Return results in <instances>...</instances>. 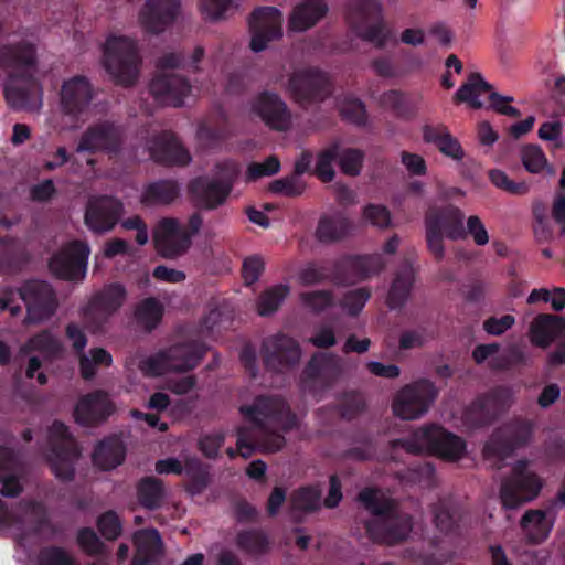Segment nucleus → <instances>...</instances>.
<instances>
[{
    "instance_id": "4d7b16f0",
    "label": "nucleus",
    "mask_w": 565,
    "mask_h": 565,
    "mask_svg": "<svg viewBox=\"0 0 565 565\" xmlns=\"http://www.w3.org/2000/svg\"><path fill=\"white\" fill-rule=\"evenodd\" d=\"M362 220L364 223L379 228H387L392 224L390 211L377 204H369L363 209Z\"/></svg>"
},
{
    "instance_id": "2f4dec72",
    "label": "nucleus",
    "mask_w": 565,
    "mask_h": 565,
    "mask_svg": "<svg viewBox=\"0 0 565 565\" xmlns=\"http://www.w3.org/2000/svg\"><path fill=\"white\" fill-rule=\"evenodd\" d=\"M349 9L352 15H356L362 20L369 21L374 19L376 25L371 30L361 31V36L370 41L381 39L383 32V6L379 0H350Z\"/></svg>"
},
{
    "instance_id": "423d86ee",
    "label": "nucleus",
    "mask_w": 565,
    "mask_h": 565,
    "mask_svg": "<svg viewBox=\"0 0 565 565\" xmlns=\"http://www.w3.org/2000/svg\"><path fill=\"white\" fill-rule=\"evenodd\" d=\"M438 390L433 382L420 380L402 387L395 395L392 409L396 417L414 420L425 415L437 398Z\"/></svg>"
},
{
    "instance_id": "37998d69",
    "label": "nucleus",
    "mask_w": 565,
    "mask_h": 565,
    "mask_svg": "<svg viewBox=\"0 0 565 565\" xmlns=\"http://www.w3.org/2000/svg\"><path fill=\"white\" fill-rule=\"evenodd\" d=\"M350 228V222L343 216L324 217L318 225L317 235L320 241L328 242L341 238Z\"/></svg>"
},
{
    "instance_id": "9d476101",
    "label": "nucleus",
    "mask_w": 565,
    "mask_h": 565,
    "mask_svg": "<svg viewBox=\"0 0 565 565\" xmlns=\"http://www.w3.org/2000/svg\"><path fill=\"white\" fill-rule=\"evenodd\" d=\"M19 296L25 303V324H39L49 320L56 311L57 300L55 292L44 281L33 280L25 282L19 290Z\"/></svg>"
},
{
    "instance_id": "79ce46f5",
    "label": "nucleus",
    "mask_w": 565,
    "mask_h": 565,
    "mask_svg": "<svg viewBox=\"0 0 565 565\" xmlns=\"http://www.w3.org/2000/svg\"><path fill=\"white\" fill-rule=\"evenodd\" d=\"M113 358L109 352L102 348L89 350L88 353L82 354L79 358V370L84 379H93L96 374L97 366H109Z\"/></svg>"
},
{
    "instance_id": "c9c22d12",
    "label": "nucleus",
    "mask_w": 565,
    "mask_h": 565,
    "mask_svg": "<svg viewBox=\"0 0 565 565\" xmlns=\"http://www.w3.org/2000/svg\"><path fill=\"white\" fill-rule=\"evenodd\" d=\"M124 458L125 448L118 438L102 441L93 455L94 463L102 470L116 468L124 461Z\"/></svg>"
},
{
    "instance_id": "f03ea898",
    "label": "nucleus",
    "mask_w": 565,
    "mask_h": 565,
    "mask_svg": "<svg viewBox=\"0 0 565 565\" xmlns=\"http://www.w3.org/2000/svg\"><path fill=\"white\" fill-rule=\"evenodd\" d=\"M360 501L373 514L367 532L375 541L394 544L404 540L412 530L408 515L393 508V503L379 490L366 489L359 495Z\"/></svg>"
},
{
    "instance_id": "ddd939ff",
    "label": "nucleus",
    "mask_w": 565,
    "mask_h": 565,
    "mask_svg": "<svg viewBox=\"0 0 565 565\" xmlns=\"http://www.w3.org/2000/svg\"><path fill=\"white\" fill-rule=\"evenodd\" d=\"M244 417L257 427L281 426L285 431L296 426V418L281 399L257 398L253 405L241 407Z\"/></svg>"
},
{
    "instance_id": "412c9836",
    "label": "nucleus",
    "mask_w": 565,
    "mask_h": 565,
    "mask_svg": "<svg viewBox=\"0 0 565 565\" xmlns=\"http://www.w3.org/2000/svg\"><path fill=\"white\" fill-rule=\"evenodd\" d=\"M122 213V204L111 196L93 198L86 210L85 224L96 233H105L115 226Z\"/></svg>"
},
{
    "instance_id": "4be33fe9",
    "label": "nucleus",
    "mask_w": 565,
    "mask_h": 565,
    "mask_svg": "<svg viewBox=\"0 0 565 565\" xmlns=\"http://www.w3.org/2000/svg\"><path fill=\"white\" fill-rule=\"evenodd\" d=\"M154 98L166 105L180 106L191 93L190 84L181 76L163 72L156 76L150 86Z\"/></svg>"
},
{
    "instance_id": "49530a36",
    "label": "nucleus",
    "mask_w": 565,
    "mask_h": 565,
    "mask_svg": "<svg viewBox=\"0 0 565 565\" xmlns=\"http://www.w3.org/2000/svg\"><path fill=\"white\" fill-rule=\"evenodd\" d=\"M288 295L289 287L287 285H277L267 289L259 298L258 313L260 316L271 315L279 308Z\"/></svg>"
},
{
    "instance_id": "f8f14e48",
    "label": "nucleus",
    "mask_w": 565,
    "mask_h": 565,
    "mask_svg": "<svg viewBox=\"0 0 565 565\" xmlns=\"http://www.w3.org/2000/svg\"><path fill=\"white\" fill-rule=\"evenodd\" d=\"M46 518V510L42 503L23 501L8 508L0 500V529L11 530L17 539L22 540V532L38 531Z\"/></svg>"
},
{
    "instance_id": "603ef678",
    "label": "nucleus",
    "mask_w": 565,
    "mask_h": 565,
    "mask_svg": "<svg viewBox=\"0 0 565 565\" xmlns=\"http://www.w3.org/2000/svg\"><path fill=\"white\" fill-rule=\"evenodd\" d=\"M489 178L494 186L512 195H525L530 190L526 182H514L502 170H491Z\"/></svg>"
},
{
    "instance_id": "6e6d98bb",
    "label": "nucleus",
    "mask_w": 565,
    "mask_h": 565,
    "mask_svg": "<svg viewBox=\"0 0 565 565\" xmlns=\"http://www.w3.org/2000/svg\"><path fill=\"white\" fill-rule=\"evenodd\" d=\"M301 306L310 312H321L333 303V296L326 290L303 292L300 295Z\"/></svg>"
},
{
    "instance_id": "680f3d73",
    "label": "nucleus",
    "mask_w": 565,
    "mask_h": 565,
    "mask_svg": "<svg viewBox=\"0 0 565 565\" xmlns=\"http://www.w3.org/2000/svg\"><path fill=\"white\" fill-rule=\"evenodd\" d=\"M270 189L275 193L292 196L302 193L305 184L299 175H292L290 178L274 181Z\"/></svg>"
},
{
    "instance_id": "bf43d9fd",
    "label": "nucleus",
    "mask_w": 565,
    "mask_h": 565,
    "mask_svg": "<svg viewBox=\"0 0 565 565\" xmlns=\"http://www.w3.org/2000/svg\"><path fill=\"white\" fill-rule=\"evenodd\" d=\"M280 169V163L276 157H268L263 162H254L249 164L247 170V178L256 180L263 177H268L277 173Z\"/></svg>"
},
{
    "instance_id": "e433bc0d",
    "label": "nucleus",
    "mask_w": 565,
    "mask_h": 565,
    "mask_svg": "<svg viewBox=\"0 0 565 565\" xmlns=\"http://www.w3.org/2000/svg\"><path fill=\"white\" fill-rule=\"evenodd\" d=\"M425 225L428 247L436 258H441L444 256L443 238L447 237L445 233L447 214L445 213L441 217L430 211L426 215Z\"/></svg>"
},
{
    "instance_id": "58836bf2",
    "label": "nucleus",
    "mask_w": 565,
    "mask_h": 565,
    "mask_svg": "<svg viewBox=\"0 0 565 565\" xmlns=\"http://www.w3.org/2000/svg\"><path fill=\"white\" fill-rule=\"evenodd\" d=\"M22 491V484L13 471V461L7 450H0V493L15 497Z\"/></svg>"
},
{
    "instance_id": "09e8293b",
    "label": "nucleus",
    "mask_w": 565,
    "mask_h": 565,
    "mask_svg": "<svg viewBox=\"0 0 565 565\" xmlns=\"http://www.w3.org/2000/svg\"><path fill=\"white\" fill-rule=\"evenodd\" d=\"M163 497L161 482L153 478H145L138 486V499L147 509H154Z\"/></svg>"
},
{
    "instance_id": "473e14b6",
    "label": "nucleus",
    "mask_w": 565,
    "mask_h": 565,
    "mask_svg": "<svg viewBox=\"0 0 565 565\" xmlns=\"http://www.w3.org/2000/svg\"><path fill=\"white\" fill-rule=\"evenodd\" d=\"M491 88L479 73H473L456 92L455 99L471 108L480 109L484 106L482 97L489 96Z\"/></svg>"
},
{
    "instance_id": "a19ab883",
    "label": "nucleus",
    "mask_w": 565,
    "mask_h": 565,
    "mask_svg": "<svg viewBox=\"0 0 565 565\" xmlns=\"http://www.w3.org/2000/svg\"><path fill=\"white\" fill-rule=\"evenodd\" d=\"M337 143V162L340 170L348 175L360 174L363 166L364 153L363 151L347 147L341 142Z\"/></svg>"
},
{
    "instance_id": "7ed1b4c3",
    "label": "nucleus",
    "mask_w": 565,
    "mask_h": 565,
    "mask_svg": "<svg viewBox=\"0 0 565 565\" xmlns=\"http://www.w3.org/2000/svg\"><path fill=\"white\" fill-rule=\"evenodd\" d=\"M140 58L135 40L118 34L107 38L104 45V66L119 85H132L139 75Z\"/></svg>"
},
{
    "instance_id": "9b49d317",
    "label": "nucleus",
    "mask_w": 565,
    "mask_h": 565,
    "mask_svg": "<svg viewBox=\"0 0 565 565\" xmlns=\"http://www.w3.org/2000/svg\"><path fill=\"white\" fill-rule=\"evenodd\" d=\"M541 487L540 478L527 471V461H518L513 468V477L502 486V504L505 509H515L535 498Z\"/></svg>"
},
{
    "instance_id": "4c0bfd02",
    "label": "nucleus",
    "mask_w": 565,
    "mask_h": 565,
    "mask_svg": "<svg viewBox=\"0 0 565 565\" xmlns=\"http://www.w3.org/2000/svg\"><path fill=\"white\" fill-rule=\"evenodd\" d=\"M179 190L174 182L160 181L149 184L142 192L141 202L147 205L169 204L178 196Z\"/></svg>"
},
{
    "instance_id": "4468645a",
    "label": "nucleus",
    "mask_w": 565,
    "mask_h": 565,
    "mask_svg": "<svg viewBox=\"0 0 565 565\" xmlns=\"http://www.w3.org/2000/svg\"><path fill=\"white\" fill-rule=\"evenodd\" d=\"M89 247L86 243L74 241L57 250L50 260L51 271L63 279H82L87 269Z\"/></svg>"
},
{
    "instance_id": "69168bd1",
    "label": "nucleus",
    "mask_w": 565,
    "mask_h": 565,
    "mask_svg": "<svg viewBox=\"0 0 565 565\" xmlns=\"http://www.w3.org/2000/svg\"><path fill=\"white\" fill-rule=\"evenodd\" d=\"M100 533L108 540L116 539L121 532L118 516L113 512L103 514L97 522Z\"/></svg>"
},
{
    "instance_id": "8fccbe9b",
    "label": "nucleus",
    "mask_w": 565,
    "mask_h": 565,
    "mask_svg": "<svg viewBox=\"0 0 565 565\" xmlns=\"http://www.w3.org/2000/svg\"><path fill=\"white\" fill-rule=\"evenodd\" d=\"M337 107L340 114L349 121L356 125L366 122L365 107L359 99L344 95L337 99Z\"/></svg>"
},
{
    "instance_id": "2eb2a0df",
    "label": "nucleus",
    "mask_w": 565,
    "mask_h": 565,
    "mask_svg": "<svg viewBox=\"0 0 565 565\" xmlns=\"http://www.w3.org/2000/svg\"><path fill=\"white\" fill-rule=\"evenodd\" d=\"M153 242L161 256L175 258L190 247V234L178 220L162 218L156 226Z\"/></svg>"
},
{
    "instance_id": "e2e57ef3",
    "label": "nucleus",
    "mask_w": 565,
    "mask_h": 565,
    "mask_svg": "<svg viewBox=\"0 0 565 565\" xmlns=\"http://www.w3.org/2000/svg\"><path fill=\"white\" fill-rule=\"evenodd\" d=\"M352 267L359 270V278L362 279L379 273L384 267V263L381 256H364L356 258Z\"/></svg>"
},
{
    "instance_id": "0eeeda50",
    "label": "nucleus",
    "mask_w": 565,
    "mask_h": 565,
    "mask_svg": "<svg viewBox=\"0 0 565 565\" xmlns=\"http://www.w3.org/2000/svg\"><path fill=\"white\" fill-rule=\"evenodd\" d=\"M63 344L51 331L44 330L30 337L20 348V354L28 355L25 375L35 379L39 385L47 382L45 373L41 371L43 362L51 361L63 353Z\"/></svg>"
},
{
    "instance_id": "338daca9",
    "label": "nucleus",
    "mask_w": 565,
    "mask_h": 565,
    "mask_svg": "<svg viewBox=\"0 0 565 565\" xmlns=\"http://www.w3.org/2000/svg\"><path fill=\"white\" fill-rule=\"evenodd\" d=\"M515 323V318L511 315L501 317H491L483 321V329L488 334L501 335Z\"/></svg>"
},
{
    "instance_id": "aec40b11",
    "label": "nucleus",
    "mask_w": 565,
    "mask_h": 565,
    "mask_svg": "<svg viewBox=\"0 0 565 565\" xmlns=\"http://www.w3.org/2000/svg\"><path fill=\"white\" fill-rule=\"evenodd\" d=\"M446 214L447 225L445 227V233L448 238L457 241L465 239L469 236L478 246H484L489 243V233L484 223L478 215H470L466 221V226H463L462 221L465 214L459 207L454 205L448 206L446 209Z\"/></svg>"
},
{
    "instance_id": "f704fd0d",
    "label": "nucleus",
    "mask_w": 565,
    "mask_h": 565,
    "mask_svg": "<svg viewBox=\"0 0 565 565\" xmlns=\"http://www.w3.org/2000/svg\"><path fill=\"white\" fill-rule=\"evenodd\" d=\"M137 554L132 565H142L156 559L162 552V542L157 530H142L135 534Z\"/></svg>"
},
{
    "instance_id": "de8ad7c7",
    "label": "nucleus",
    "mask_w": 565,
    "mask_h": 565,
    "mask_svg": "<svg viewBox=\"0 0 565 565\" xmlns=\"http://www.w3.org/2000/svg\"><path fill=\"white\" fill-rule=\"evenodd\" d=\"M199 469L200 463L198 459L193 457H185L182 461L175 458H167L156 463V471L160 475H179L184 471L189 476H194Z\"/></svg>"
},
{
    "instance_id": "774afa93",
    "label": "nucleus",
    "mask_w": 565,
    "mask_h": 565,
    "mask_svg": "<svg viewBox=\"0 0 565 565\" xmlns=\"http://www.w3.org/2000/svg\"><path fill=\"white\" fill-rule=\"evenodd\" d=\"M437 148L444 156L449 157L456 161L462 160L465 156V151L461 145L449 131L437 145Z\"/></svg>"
},
{
    "instance_id": "6e6552de",
    "label": "nucleus",
    "mask_w": 565,
    "mask_h": 565,
    "mask_svg": "<svg viewBox=\"0 0 565 565\" xmlns=\"http://www.w3.org/2000/svg\"><path fill=\"white\" fill-rule=\"evenodd\" d=\"M93 98V88L83 76L65 81L60 93V109L64 122L62 128H73L88 111Z\"/></svg>"
},
{
    "instance_id": "a18cd8bd",
    "label": "nucleus",
    "mask_w": 565,
    "mask_h": 565,
    "mask_svg": "<svg viewBox=\"0 0 565 565\" xmlns=\"http://www.w3.org/2000/svg\"><path fill=\"white\" fill-rule=\"evenodd\" d=\"M414 281V270L412 267H406L403 269L391 288L388 295V305L392 308H396L403 303L406 297L409 294L411 287Z\"/></svg>"
},
{
    "instance_id": "c85d7f7f",
    "label": "nucleus",
    "mask_w": 565,
    "mask_h": 565,
    "mask_svg": "<svg viewBox=\"0 0 565 565\" xmlns=\"http://www.w3.org/2000/svg\"><path fill=\"white\" fill-rule=\"evenodd\" d=\"M554 521V515L551 512L530 510L522 516L520 525L529 543L540 544L548 537Z\"/></svg>"
},
{
    "instance_id": "a878e982",
    "label": "nucleus",
    "mask_w": 565,
    "mask_h": 565,
    "mask_svg": "<svg viewBox=\"0 0 565 565\" xmlns=\"http://www.w3.org/2000/svg\"><path fill=\"white\" fill-rule=\"evenodd\" d=\"M531 435V426L523 423L507 427L501 434L493 436L484 446L483 454L488 460L504 457L512 446L525 443Z\"/></svg>"
},
{
    "instance_id": "0e129e2a",
    "label": "nucleus",
    "mask_w": 565,
    "mask_h": 565,
    "mask_svg": "<svg viewBox=\"0 0 565 565\" xmlns=\"http://www.w3.org/2000/svg\"><path fill=\"white\" fill-rule=\"evenodd\" d=\"M338 366V361L327 354H316L308 364L307 371L313 376L318 374L329 375Z\"/></svg>"
},
{
    "instance_id": "1a4fd4ad",
    "label": "nucleus",
    "mask_w": 565,
    "mask_h": 565,
    "mask_svg": "<svg viewBox=\"0 0 565 565\" xmlns=\"http://www.w3.org/2000/svg\"><path fill=\"white\" fill-rule=\"evenodd\" d=\"M51 452L49 461L53 473L60 480H71L74 475V461L79 451L68 434L67 427L60 422L53 423L50 428Z\"/></svg>"
},
{
    "instance_id": "6ab92c4d",
    "label": "nucleus",
    "mask_w": 565,
    "mask_h": 565,
    "mask_svg": "<svg viewBox=\"0 0 565 565\" xmlns=\"http://www.w3.org/2000/svg\"><path fill=\"white\" fill-rule=\"evenodd\" d=\"M250 113L275 130H287L292 124L286 103L274 93L265 92L256 96L250 103Z\"/></svg>"
},
{
    "instance_id": "bb28decb",
    "label": "nucleus",
    "mask_w": 565,
    "mask_h": 565,
    "mask_svg": "<svg viewBox=\"0 0 565 565\" xmlns=\"http://www.w3.org/2000/svg\"><path fill=\"white\" fill-rule=\"evenodd\" d=\"M148 149L150 158L158 162L183 166L191 161L188 150L170 132L151 140Z\"/></svg>"
},
{
    "instance_id": "c03bdc74",
    "label": "nucleus",
    "mask_w": 565,
    "mask_h": 565,
    "mask_svg": "<svg viewBox=\"0 0 565 565\" xmlns=\"http://www.w3.org/2000/svg\"><path fill=\"white\" fill-rule=\"evenodd\" d=\"M337 161V143L332 142L321 149L316 159L315 173L323 182H330L335 177L333 163Z\"/></svg>"
},
{
    "instance_id": "a211bd4d",
    "label": "nucleus",
    "mask_w": 565,
    "mask_h": 565,
    "mask_svg": "<svg viewBox=\"0 0 565 565\" xmlns=\"http://www.w3.org/2000/svg\"><path fill=\"white\" fill-rule=\"evenodd\" d=\"M282 15L276 8H262L252 14L249 25L252 32L250 49L260 52L267 44L282 36Z\"/></svg>"
},
{
    "instance_id": "39448f33",
    "label": "nucleus",
    "mask_w": 565,
    "mask_h": 565,
    "mask_svg": "<svg viewBox=\"0 0 565 565\" xmlns=\"http://www.w3.org/2000/svg\"><path fill=\"white\" fill-rule=\"evenodd\" d=\"M204 353V348L185 343L161 350L140 362V370L148 376H160L170 372H184L194 369Z\"/></svg>"
},
{
    "instance_id": "3c124183",
    "label": "nucleus",
    "mask_w": 565,
    "mask_h": 565,
    "mask_svg": "<svg viewBox=\"0 0 565 565\" xmlns=\"http://www.w3.org/2000/svg\"><path fill=\"white\" fill-rule=\"evenodd\" d=\"M162 311L163 309L161 303L153 298H149L139 305L136 311V317L137 320L146 328L152 329L160 321Z\"/></svg>"
},
{
    "instance_id": "f257e3e1",
    "label": "nucleus",
    "mask_w": 565,
    "mask_h": 565,
    "mask_svg": "<svg viewBox=\"0 0 565 565\" xmlns=\"http://www.w3.org/2000/svg\"><path fill=\"white\" fill-rule=\"evenodd\" d=\"M35 61L34 47H2L0 50V74L7 73L6 98L13 107L38 110L42 105V90L33 78Z\"/></svg>"
},
{
    "instance_id": "5fc2aeb1",
    "label": "nucleus",
    "mask_w": 565,
    "mask_h": 565,
    "mask_svg": "<svg viewBox=\"0 0 565 565\" xmlns=\"http://www.w3.org/2000/svg\"><path fill=\"white\" fill-rule=\"evenodd\" d=\"M237 545L246 553L257 556L266 552L268 541L260 532H243L237 536Z\"/></svg>"
},
{
    "instance_id": "864d4df0",
    "label": "nucleus",
    "mask_w": 565,
    "mask_h": 565,
    "mask_svg": "<svg viewBox=\"0 0 565 565\" xmlns=\"http://www.w3.org/2000/svg\"><path fill=\"white\" fill-rule=\"evenodd\" d=\"M321 491L315 487L301 488L295 492L292 508L299 511H313L320 507Z\"/></svg>"
},
{
    "instance_id": "f3484780",
    "label": "nucleus",
    "mask_w": 565,
    "mask_h": 565,
    "mask_svg": "<svg viewBox=\"0 0 565 565\" xmlns=\"http://www.w3.org/2000/svg\"><path fill=\"white\" fill-rule=\"evenodd\" d=\"M288 89L300 104L321 102L330 93L327 75L318 70L296 72L289 79Z\"/></svg>"
},
{
    "instance_id": "c756f323",
    "label": "nucleus",
    "mask_w": 565,
    "mask_h": 565,
    "mask_svg": "<svg viewBox=\"0 0 565 565\" xmlns=\"http://www.w3.org/2000/svg\"><path fill=\"white\" fill-rule=\"evenodd\" d=\"M121 139L120 132L111 125L104 124L89 129L82 138L78 151H115Z\"/></svg>"
},
{
    "instance_id": "5701e85b",
    "label": "nucleus",
    "mask_w": 565,
    "mask_h": 565,
    "mask_svg": "<svg viewBox=\"0 0 565 565\" xmlns=\"http://www.w3.org/2000/svg\"><path fill=\"white\" fill-rule=\"evenodd\" d=\"M235 171V167L231 166L223 174L222 180L201 178L193 181L191 188L200 203L209 209L222 204L231 190V179Z\"/></svg>"
},
{
    "instance_id": "dca6fc26",
    "label": "nucleus",
    "mask_w": 565,
    "mask_h": 565,
    "mask_svg": "<svg viewBox=\"0 0 565 565\" xmlns=\"http://www.w3.org/2000/svg\"><path fill=\"white\" fill-rule=\"evenodd\" d=\"M181 14L179 0H147L138 15V24L148 33L158 34Z\"/></svg>"
},
{
    "instance_id": "72a5a7b5",
    "label": "nucleus",
    "mask_w": 565,
    "mask_h": 565,
    "mask_svg": "<svg viewBox=\"0 0 565 565\" xmlns=\"http://www.w3.org/2000/svg\"><path fill=\"white\" fill-rule=\"evenodd\" d=\"M126 290L119 284L105 287L94 301L93 315L100 320L108 319L124 303Z\"/></svg>"
},
{
    "instance_id": "cd10ccee",
    "label": "nucleus",
    "mask_w": 565,
    "mask_h": 565,
    "mask_svg": "<svg viewBox=\"0 0 565 565\" xmlns=\"http://www.w3.org/2000/svg\"><path fill=\"white\" fill-rule=\"evenodd\" d=\"M326 0H302L298 3L288 20V30L303 32L315 26L328 13Z\"/></svg>"
},
{
    "instance_id": "7c9ffc66",
    "label": "nucleus",
    "mask_w": 565,
    "mask_h": 565,
    "mask_svg": "<svg viewBox=\"0 0 565 565\" xmlns=\"http://www.w3.org/2000/svg\"><path fill=\"white\" fill-rule=\"evenodd\" d=\"M565 330V320L551 315L537 316L530 327L531 342L541 348L548 347Z\"/></svg>"
},
{
    "instance_id": "393cba45",
    "label": "nucleus",
    "mask_w": 565,
    "mask_h": 565,
    "mask_svg": "<svg viewBox=\"0 0 565 565\" xmlns=\"http://www.w3.org/2000/svg\"><path fill=\"white\" fill-rule=\"evenodd\" d=\"M115 409V405L104 392L83 396L75 406L74 417L81 425H90L105 419Z\"/></svg>"
},
{
    "instance_id": "052dcab7",
    "label": "nucleus",
    "mask_w": 565,
    "mask_h": 565,
    "mask_svg": "<svg viewBox=\"0 0 565 565\" xmlns=\"http://www.w3.org/2000/svg\"><path fill=\"white\" fill-rule=\"evenodd\" d=\"M233 0H201V11L206 19L216 21L224 18Z\"/></svg>"
},
{
    "instance_id": "ea45409f",
    "label": "nucleus",
    "mask_w": 565,
    "mask_h": 565,
    "mask_svg": "<svg viewBox=\"0 0 565 565\" xmlns=\"http://www.w3.org/2000/svg\"><path fill=\"white\" fill-rule=\"evenodd\" d=\"M521 160L525 170L530 173L546 172L548 175H554L555 170L548 164L546 156L543 150L535 145H527L521 150Z\"/></svg>"
},
{
    "instance_id": "20e7f679",
    "label": "nucleus",
    "mask_w": 565,
    "mask_h": 565,
    "mask_svg": "<svg viewBox=\"0 0 565 565\" xmlns=\"http://www.w3.org/2000/svg\"><path fill=\"white\" fill-rule=\"evenodd\" d=\"M401 445L408 452H431L449 461L459 460L466 455L465 441L437 426L418 429Z\"/></svg>"
},
{
    "instance_id": "b1692460",
    "label": "nucleus",
    "mask_w": 565,
    "mask_h": 565,
    "mask_svg": "<svg viewBox=\"0 0 565 565\" xmlns=\"http://www.w3.org/2000/svg\"><path fill=\"white\" fill-rule=\"evenodd\" d=\"M267 367L273 370L291 365L299 361L301 351L298 343L286 335H276L264 343Z\"/></svg>"
},
{
    "instance_id": "13d9d810",
    "label": "nucleus",
    "mask_w": 565,
    "mask_h": 565,
    "mask_svg": "<svg viewBox=\"0 0 565 565\" xmlns=\"http://www.w3.org/2000/svg\"><path fill=\"white\" fill-rule=\"evenodd\" d=\"M39 565H78L74 557L65 550L50 547L43 550L38 557Z\"/></svg>"
}]
</instances>
